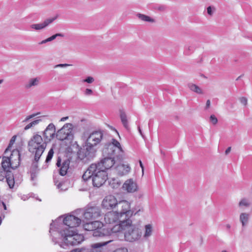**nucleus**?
<instances>
[{
    "mask_svg": "<svg viewBox=\"0 0 252 252\" xmlns=\"http://www.w3.org/2000/svg\"><path fill=\"white\" fill-rule=\"evenodd\" d=\"M132 221L130 218L121 220L118 225H115L112 228L114 232H119L126 229L125 239L129 242H133L139 240L142 237V230L137 225H132Z\"/></svg>",
    "mask_w": 252,
    "mask_h": 252,
    "instance_id": "nucleus-1",
    "label": "nucleus"
},
{
    "mask_svg": "<svg viewBox=\"0 0 252 252\" xmlns=\"http://www.w3.org/2000/svg\"><path fill=\"white\" fill-rule=\"evenodd\" d=\"M62 229L59 230H52V235L53 241H55V236L58 235L61 239L62 242L60 244L61 247L65 249V247L69 246H75L80 244L84 241L83 235L79 234L73 229Z\"/></svg>",
    "mask_w": 252,
    "mask_h": 252,
    "instance_id": "nucleus-2",
    "label": "nucleus"
},
{
    "mask_svg": "<svg viewBox=\"0 0 252 252\" xmlns=\"http://www.w3.org/2000/svg\"><path fill=\"white\" fill-rule=\"evenodd\" d=\"M103 208L107 210L116 209L120 211L121 214L132 217L134 211L130 209V203L126 200L118 201L116 197L112 195L106 196L101 204Z\"/></svg>",
    "mask_w": 252,
    "mask_h": 252,
    "instance_id": "nucleus-3",
    "label": "nucleus"
},
{
    "mask_svg": "<svg viewBox=\"0 0 252 252\" xmlns=\"http://www.w3.org/2000/svg\"><path fill=\"white\" fill-rule=\"evenodd\" d=\"M47 143L43 140L41 136L37 134L33 135L28 142V150L34 155L33 164L36 167L38 161L46 148Z\"/></svg>",
    "mask_w": 252,
    "mask_h": 252,
    "instance_id": "nucleus-4",
    "label": "nucleus"
},
{
    "mask_svg": "<svg viewBox=\"0 0 252 252\" xmlns=\"http://www.w3.org/2000/svg\"><path fill=\"white\" fill-rule=\"evenodd\" d=\"M103 136L101 131H94L90 134L86 142L85 148L83 151H80V156L81 153L83 154L82 158H90L94 156L95 150L94 147L100 142Z\"/></svg>",
    "mask_w": 252,
    "mask_h": 252,
    "instance_id": "nucleus-5",
    "label": "nucleus"
},
{
    "mask_svg": "<svg viewBox=\"0 0 252 252\" xmlns=\"http://www.w3.org/2000/svg\"><path fill=\"white\" fill-rule=\"evenodd\" d=\"M61 217L58 220L53 221L50 224L49 232L52 235V230H59L62 229L74 230V227L78 226L81 222V219L80 218L76 217L72 215L67 216L63 219V223H58V221L61 219Z\"/></svg>",
    "mask_w": 252,
    "mask_h": 252,
    "instance_id": "nucleus-6",
    "label": "nucleus"
},
{
    "mask_svg": "<svg viewBox=\"0 0 252 252\" xmlns=\"http://www.w3.org/2000/svg\"><path fill=\"white\" fill-rule=\"evenodd\" d=\"M102 155L103 157H111L121 161L123 160L125 154L120 142L112 138L111 142L105 145Z\"/></svg>",
    "mask_w": 252,
    "mask_h": 252,
    "instance_id": "nucleus-7",
    "label": "nucleus"
},
{
    "mask_svg": "<svg viewBox=\"0 0 252 252\" xmlns=\"http://www.w3.org/2000/svg\"><path fill=\"white\" fill-rule=\"evenodd\" d=\"M93 175L92 182L93 186L99 188L102 186L108 179V173L106 171L96 165L92 164L90 165V171Z\"/></svg>",
    "mask_w": 252,
    "mask_h": 252,
    "instance_id": "nucleus-8",
    "label": "nucleus"
},
{
    "mask_svg": "<svg viewBox=\"0 0 252 252\" xmlns=\"http://www.w3.org/2000/svg\"><path fill=\"white\" fill-rule=\"evenodd\" d=\"M21 160L19 150H14L11 152L10 157L2 158L1 168L5 170H9L10 168L15 169L20 165Z\"/></svg>",
    "mask_w": 252,
    "mask_h": 252,
    "instance_id": "nucleus-9",
    "label": "nucleus"
},
{
    "mask_svg": "<svg viewBox=\"0 0 252 252\" xmlns=\"http://www.w3.org/2000/svg\"><path fill=\"white\" fill-rule=\"evenodd\" d=\"M131 217L127 216L126 215L121 214V212L117 210L116 211H110L107 213L104 216V221L106 223L109 224H114L111 228H112L115 225H118L121 220H124Z\"/></svg>",
    "mask_w": 252,
    "mask_h": 252,
    "instance_id": "nucleus-10",
    "label": "nucleus"
},
{
    "mask_svg": "<svg viewBox=\"0 0 252 252\" xmlns=\"http://www.w3.org/2000/svg\"><path fill=\"white\" fill-rule=\"evenodd\" d=\"M77 214H80L83 216V221H92L98 218L100 215V211L98 207L96 206L88 207L85 210L79 209L76 211Z\"/></svg>",
    "mask_w": 252,
    "mask_h": 252,
    "instance_id": "nucleus-11",
    "label": "nucleus"
},
{
    "mask_svg": "<svg viewBox=\"0 0 252 252\" xmlns=\"http://www.w3.org/2000/svg\"><path fill=\"white\" fill-rule=\"evenodd\" d=\"M102 225L103 224L99 221H86L84 227L86 230L93 231L92 235L94 237H103L105 234Z\"/></svg>",
    "mask_w": 252,
    "mask_h": 252,
    "instance_id": "nucleus-12",
    "label": "nucleus"
},
{
    "mask_svg": "<svg viewBox=\"0 0 252 252\" xmlns=\"http://www.w3.org/2000/svg\"><path fill=\"white\" fill-rule=\"evenodd\" d=\"M72 126L70 123L65 124L57 131L56 134L57 138L60 141L67 140L70 142L73 138Z\"/></svg>",
    "mask_w": 252,
    "mask_h": 252,
    "instance_id": "nucleus-13",
    "label": "nucleus"
},
{
    "mask_svg": "<svg viewBox=\"0 0 252 252\" xmlns=\"http://www.w3.org/2000/svg\"><path fill=\"white\" fill-rule=\"evenodd\" d=\"M112 241L108 240L91 244L89 247L80 248V252H102V247Z\"/></svg>",
    "mask_w": 252,
    "mask_h": 252,
    "instance_id": "nucleus-14",
    "label": "nucleus"
},
{
    "mask_svg": "<svg viewBox=\"0 0 252 252\" xmlns=\"http://www.w3.org/2000/svg\"><path fill=\"white\" fill-rule=\"evenodd\" d=\"M117 161H119L117 160L116 158L108 156L104 157V158H102L100 162L94 164L96 165H99V167L107 172V171L112 168L115 163H117Z\"/></svg>",
    "mask_w": 252,
    "mask_h": 252,
    "instance_id": "nucleus-15",
    "label": "nucleus"
},
{
    "mask_svg": "<svg viewBox=\"0 0 252 252\" xmlns=\"http://www.w3.org/2000/svg\"><path fill=\"white\" fill-rule=\"evenodd\" d=\"M56 127L53 123H50L43 132L44 140L49 142L56 135Z\"/></svg>",
    "mask_w": 252,
    "mask_h": 252,
    "instance_id": "nucleus-16",
    "label": "nucleus"
},
{
    "mask_svg": "<svg viewBox=\"0 0 252 252\" xmlns=\"http://www.w3.org/2000/svg\"><path fill=\"white\" fill-rule=\"evenodd\" d=\"M62 159L60 157H58L56 165L60 167L59 168V174L61 176H64L66 174L67 170L69 167L70 160L68 159L64 160L62 163H61Z\"/></svg>",
    "mask_w": 252,
    "mask_h": 252,
    "instance_id": "nucleus-17",
    "label": "nucleus"
},
{
    "mask_svg": "<svg viewBox=\"0 0 252 252\" xmlns=\"http://www.w3.org/2000/svg\"><path fill=\"white\" fill-rule=\"evenodd\" d=\"M121 161H117V165L115 169L117 174L120 176H123L127 174L130 170V167L128 165H125L121 163Z\"/></svg>",
    "mask_w": 252,
    "mask_h": 252,
    "instance_id": "nucleus-18",
    "label": "nucleus"
},
{
    "mask_svg": "<svg viewBox=\"0 0 252 252\" xmlns=\"http://www.w3.org/2000/svg\"><path fill=\"white\" fill-rule=\"evenodd\" d=\"M55 19V18L47 19L42 23L32 24L30 26V27L36 31L41 30L48 26Z\"/></svg>",
    "mask_w": 252,
    "mask_h": 252,
    "instance_id": "nucleus-19",
    "label": "nucleus"
},
{
    "mask_svg": "<svg viewBox=\"0 0 252 252\" xmlns=\"http://www.w3.org/2000/svg\"><path fill=\"white\" fill-rule=\"evenodd\" d=\"M123 188L128 192H133L136 190L137 185L132 179H129L123 184Z\"/></svg>",
    "mask_w": 252,
    "mask_h": 252,
    "instance_id": "nucleus-20",
    "label": "nucleus"
},
{
    "mask_svg": "<svg viewBox=\"0 0 252 252\" xmlns=\"http://www.w3.org/2000/svg\"><path fill=\"white\" fill-rule=\"evenodd\" d=\"M39 80L40 79L37 77L31 79L28 82L25 84V88L29 89L32 87L38 86L39 83Z\"/></svg>",
    "mask_w": 252,
    "mask_h": 252,
    "instance_id": "nucleus-21",
    "label": "nucleus"
},
{
    "mask_svg": "<svg viewBox=\"0 0 252 252\" xmlns=\"http://www.w3.org/2000/svg\"><path fill=\"white\" fill-rule=\"evenodd\" d=\"M7 174L5 179L10 189H12L14 188L15 184L14 176L11 172H8Z\"/></svg>",
    "mask_w": 252,
    "mask_h": 252,
    "instance_id": "nucleus-22",
    "label": "nucleus"
},
{
    "mask_svg": "<svg viewBox=\"0 0 252 252\" xmlns=\"http://www.w3.org/2000/svg\"><path fill=\"white\" fill-rule=\"evenodd\" d=\"M188 86L190 91L198 94H202V89L198 86L192 83H189Z\"/></svg>",
    "mask_w": 252,
    "mask_h": 252,
    "instance_id": "nucleus-23",
    "label": "nucleus"
},
{
    "mask_svg": "<svg viewBox=\"0 0 252 252\" xmlns=\"http://www.w3.org/2000/svg\"><path fill=\"white\" fill-rule=\"evenodd\" d=\"M120 118L122 121V123L126 129H128L129 126L128 125V122L127 120V117L125 113V112L123 111H120Z\"/></svg>",
    "mask_w": 252,
    "mask_h": 252,
    "instance_id": "nucleus-24",
    "label": "nucleus"
},
{
    "mask_svg": "<svg viewBox=\"0 0 252 252\" xmlns=\"http://www.w3.org/2000/svg\"><path fill=\"white\" fill-rule=\"evenodd\" d=\"M136 16L141 20L144 21V22H148L150 23H154L155 22V20L151 17H150L149 16L141 14V13H138L136 15Z\"/></svg>",
    "mask_w": 252,
    "mask_h": 252,
    "instance_id": "nucleus-25",
    "label": "nucleus"
},
{
    "mask_svg": "<svg viewBox=\"0 0 252 252\" xmlns=\"http://www.w3.org/2000/svg\"><path fill=\"white\" fill-rule=\"evenodd\" d=\"M249 215L246 213H243L240 214V220L242 223L243 227L246 226L248 222Z\"/></svg>",
    "mask_w": 252,
    "mask_h": 252,
    "instance_id": "nucleus-26",
    "label": "nucleus"
},
{
    "mask_svg": "<svg viewBox=\"0 0 252 252\" xmlns=\"http://www.w3.org/2000/svg\"><path fill=\"white\" fill-rule=\"evenodd\" d=\"M145 231L144 234V237L147 238L150 237L153 231V227L151 224H147L145 226Z\"/></svg>",
    "mask_w": 252,
    "mask_h": 252,
    "instance_id": "nucleus-27",
    "label": "nucleus"
},
{
    "mask_svg": "<svg viewBox=\"0 0 252 252\" xmlns=\"http://www.w3.org/2000/svg\"><path fill=\"white\" fill-rule=\"evenodd\" d=\"M93 179V175H92V172L90 171V166L88 168L87 170L84 173L82 176V179L83 180L87 181L90 179Z\"/></svg>",
    "mask_w": 252,
    "mask_h": 252,
    "instance_id": "nucleus-28",
    "label": "nucleus"
},
{
    "mask_svg": "<svg viewBox=\"0 0 252 252\" xmlns=\"http://www.w3.org/2000/svg\"><path fill=\"white\" fill-rule=\"evenodd\" d=\"M109 185L113 189L118 188L121 185V183L117 179L113 178L109 181Z\"/></svg>",
    "mask_w": 252,
    "mask_h": 252,
    "instance_id": "nucleus-29",
    "label": "nucleus"
},
{
    "mask_svg": "<svg viewBox=\"0 0 252 252\" xmlns=\"http://www.w3.org/2000/svg\"><path fill=\"white\" fill-rule=\"evenodd\" d=\"M41 120L40 119L39 120H34L31 123H29V124H28L25 127H24V130H27L28 129H30V128L35 126V125H37L39 122Z\"/></svg>",
    "mask_w": 252,
    "mask_h": 252,
    "instance_id": "nucleus-30",
    "label": "nucleus"
},
{
    "mask_svg": "<svg viewBox=\"0 0 252 252\" xmlns=\"http://www.w3.org/2000/svg\"><path fill=\"white\" fill-rule=\"evenodd\" d=\"M8 172H11L10 170H5L3 169L0 168V181H2L7 177Z\"/></svg>",
    "mask_w": 252,
    "mask_h": 252,
    "instance_id": "nucleus-31",
    "label": "nucleus"
},
{
    "mask_svg": "<svg viewBox=\"0 0 252 252\" xmlns=\"http://www.w3.org/2000/svg\"><path fill=\"white\" fill-rule=\"evenodd\" d=\"M6 209L7 208L5 204L2 201H0V211L1 215H3V216L5 215L6 213Z\"/></svg>",
    "mask_w": 252,
    "mask_h": 252,
    "instance_id": "nucleus-32",
    "label": "nucleus"
},
{
    "mask_svg": "<svg viewBox=\"0 0 252 252\" xmlns=\"http://www.w3.org/2000/svg\"><path fill=\"white\" fill-rule=\"evenodd\" d=\"M16 139V135H14L12 137L11 139L10 140L9 145H8V147L5 149L4 153H6L8 151H11V149H10L12 145L15 142Z\"/></svg>",
    "mask_w": 252,
    "mask_h": 252,
    "instance_id": "nucleus-33",
    "label": "nucleus"
},
{
    "mask_svg": "<svg viewBox=\"0 0 252 252\" xmlns=\"http://www.w3.org/2000/svg\"><path fill=\"white\" fill-rule=\"evenodd\" d=\"M53 155H54L53 149H51L49 150V151L48 152V155L47 156V157H46V160H45V162L46 163H48L49 162H50L51 161V159L53 158Z\"/></svg>",
    "mask_w": 252,
    "mask_h": 252,
    "instance_id": "nucleus-34",
    "label": "nucleus"
},
{
    "mask_svg": "<svg viewBox=\"0 0 252 252\" xmlns=\"http://www.w3.org/2000/svg\"><path fill=\"white\" fill-rule=\"evenodd\" d=\"M64 36V34L61 33H56L50 36V37L47 38V41H48V42L54 40L58 36L63 37Z\"/></svg>",
    "mask_w": 252,
    "mask_h": 252,
    "instance_id": "nucleus-35",
    "label": "nucleus"
},
{
    "mask_svg": "<svg viewBox=\"0 0 252 252\" xmlns=\"http://www.w3.org/2000/svg\"><path fill=\"white\" fill-rule=\"evenodd\" d=\"M167 9V6L164 4L158 5L156 6V9L159 11H164Z\"/></svg>",
    "mask_w": 252,
    "mask_h": 252,
    "instance_id": "nucleus-36",
    "label": "nucleus"
},
{
    "mask_svg": "<svg viewBox=\"0 0 252 252\" xmlns=\"http://www.w3.org/2000/svg\"><path fill=\"white\" fill-rule=\"evenodd\" d=\"M210 121L213 125L217 124L218 122L217 118L214 115H211L210 116Z\"/></svg>",
    "mask_w": 252,
    "mask_h": 252,
    "instance_id": "nucleus-37",
    "label": "nucleus"
},
{
    "mask_svg": "<svg viewBox=\"0 0 252 252\" xmlns=\"http://www.w3.org/2000/svg\"><path fill=\"white\" fill-rule=\"evenodd\" d=\"M38 114V113L36 114H32V115H30L28 116H27L24 120L23 121V123H25L28 122L30 119L34 118L36 116H37Z\"/></svg>",
    "mask_w": 252,
    "mask_h": 252,
    "instance_id": "nucleus-38",
    "label": "nucleus"
},
{
    "mask_svg": "<svg viewBox=\"0 0 252 252\" xmlns=\"http://www.w3.org/2000/svg\"><path fill=\"white\" fill-rule=\"evenodd\" d=\"M249 203L248 202L247 200L245 199H242L239 203V205L240 206H249Z\"/></svg>",
    "mask_w": 252,
    "mask_h": 252,
    "instance_id": "nucleus-39",
    "label": "nucleus"
},
{
    "mask_svg": "<svg viewBox=\"0 0 252 252\" xmlns=\"http://www.w3.org/2000/svg\"><path fill=\"white\" fill-rule=\"evenodd\" d=\"M193 51V48L192 46H188L187 49L185 51V54L186 55H189Z\"/></svg>",
    "mask_w": 252,
    "mask_h": 252,
    "instance_id": "nucleus-40",
    "label": "nucleus"
},
{
    "mask_svg": "<svg viewBox=\"0 0 252 252\" xmlns=\"http://www.w3.org/2000/svg\"><path fill=\"white\" fill-rule=\"evenodd\" d=\"M84 82H87L88 83H92L94 81V79L93 77L89 76L87 77L85 80L83 81Z\"/></svg>",
    "mask_w": 252,
    "mask_h": 252,
    "instance_id": "nucleus-41",
    "label": "nucleus"
},
{
    "mask_svg": "<svg viewBox=\"0 0 252 252\" xmlns=\"http://www.w3.org/2000/svg\"><path fill=\"white\" fill-rule=\"evenodd\" d=\"M239 100L242 104H243L245 106L247 105L248 99L246 97H242L240 98Z\"/></svg>",
    "mask_w": 252,
    "mask_h": 252,
    "instance_id": "nucleus-42",
    "label": "nucleus"
},
{
    "mask_svg": "<svg viewBox=\"0 0 252 252\" xmlns=\"http://www.w3.org/2000/svg\"><path fill=\"white\" fill-rule=\"evenodd\" d=\"M113 252H128V251L126 248H123L116 249Z\"/></svg>",
    "mask_w": 252,
    "mask_h": 252,
    "instance_id": "nucleus-43",
    "label": "nucleus"
},
{
    "mask_svg": "<svg viewBox=\"0 0 252 252\" xmlns=\"http://www.w3.org/2000/svg\"><path fill=\"white\" fill-rule=\"evenodd\" d=\"M70 64H67V63H60V64H58L57 65H56L55 66V68H56V67H67L68 66H69Z\"/></svg>",
    "mask_w": 252,
    "mask_h": 252,
    "instance_id": "nucleus-44",
    "label": "nucleus"
},
{
    "mask_svg": "<svg viewBox=\"0 0 252 252\" xmlns=\"http://www.w3.org/2000/svg\"><path fill=\"white\" fill-rule=\"evenodd\" d=\"M93 93V91L91 89H86L85 92V94L86 95H89L92 94Z\"/></svg>",
    "mask_w": 252,
    "mask_h": 252,
    "instance_id": "nucleus-45",
    "label": "nucleus"
},
{
    "mask_svg": "<svg viewBox=\"0 0 252 252\" xmlns=\"http://www.w3.org/2000/svg\"><path fill=\"white\" fill-rule=\"evenodd\" d=\"M207 13L209 15H210V16H212L213 14V12L212 10V8L211 6H209L208 8H207Z\"/></svg>",
    "mask_w": 252,
    "mask_h": 252,
    "instance_id": "nucleus-46",
    "label": "nucleus"
},
{
    "mask_svg": "<svg viewBox=\"0 0 252 252\" xmlns=\"http://www.w3.org/2000/svg\"><path fill=\"white\" fill-rule=\"evenodd\" d=\"M210 105H211V102H210V100L209 99L207 100V101H206V106L205 107V109L206 110V109H208L210 106Z\"/></svg>",
    "mask_w": 252,
    "mask_h": 252,
    "instance_id": "nucleus-47",
    "label": "nucleus"
},
{
    "mask_svg": "<svg viewBox=\"0 0 252 252\" xmlns=\"http://www.w3.org/2000/svg\"><path fill=\"white\" fill-rule=\"evenodd\" d=\"M139 164H140V166L142 169V174H144V166H143V163L141 160L139 161Z\"/></svg>",
    "mask_w": 252,
    "mask_h": 252,
    "instance_id": "nucleus-48",
    "label": "nucleus"
},
{
    "mask_svg": "<svg viewBox=\"0 0 252 252\" xmlns=\"http://www.w3.org/2000/svg\"><path fill=\"white\" fill-rule=\"evenodd\" d=\"M231 147H228V148L226 149V150H225V154L226 155H227L228 153H229V152H230V151H231Z\"/></svg>",
    "mask_w": 252,
    "mask_h": 252,
    "instance_id": "nucleus-49",
    "label": "nucleus"
},
{
    "mask_svg": "<svg viewBox=\"0 0 252 252\" xmlns=\"http://www.w3.org/2000/svg\"><path fill=\"white\" fill-rule=\"evenodd\" d=\"M48 41H47V39H45V40H42V41H41L39 44H44V43H46L47 42H48Z\"/></svg>",
    "mask_w": 252,
    "mask_h": 252,
    "instance_id": "nucleus-50",
    "label": "nucleus"
},
{
    "mask_svg": "<svg viewBox=\"0 0 252 252\" xmlns=\"http://www.w3.org/2000/svg\"><path fill=\"white\" fill-rule=\"evenodd\" d=\"M68 119V117H63L61 119L62 121H64Z\"/></svg>",
    "mask_w": 252,
    "mask_h": 252,
    "instance_id": "nucleus-51",
    "label": "nucleus"
},
{
    "mask_svg": "<svg viewBox=\"0 0 252 252\" xmlns=\"http://www.w3.org/2000/svg\"><path fill=\"white\" fill-rule=\"evenodd\" d=\"M62 186V183H59L58 185H57V187L58 188H60L61 186Z\"/></svg>",
    "mask_w": 252,
    "mask_h": 252,
    "instance_id": "nucleus-52",
    "label": "nucleus"
},
{
    "mask_svg": "<svg viewBox=\"0 0 252 252\" xmlns=\"http://www.w3.org/2000/svg\"><path fill=\"white\" fill-rule=\"evenodd\" d=\"M138 130H139V132L140 133V134H141V135H142L141 130L140 127L139 126L138 127Z\"/></svg>",
    "mask_w": 252,
    "mask_h": 252,
    "instance_id": "nucleus-53",
    "label": "nucleus"
},
{
    "mask_svg": "<svg viewBox=\"0 0 252 252\" xmlns=\"http://www.w3.org/2000/svg\"><path fill=\"white\" fill-rule=\"evenodd\" d=\"M226 227L227 228L229 229L230 228V225L229 224H227Z\"/></svg>",
    "mask_w": 252,
    "mask_h": 252,
    "instance_id": "nucleus-54",
    "label": "nucleus"
},
{
    "mask_svg": "<svg viewBox=\"0 0 252 252\" xmlns=\"http://www.w3.org/2000/svg\"><path fill=\"white\" fill-rule=\"evenodd\" d=\"M141 211V210H140V209H139L138 211H137L136 212H135V213H134V215H136V214H137V213H138L139 211Z\"/></svg>",
    "mask_w": 252,
    "mask_h": 252,
    "instance_id": "nucleus-55",
    "label": "nucleus"
},
{
    "mask_svg": "<svg viewBox=\"0 0 252 252\" xmlns=\"http://www.w3.org/2000/svg\"><path fill=\"white\" fill-rule=\"evenodd\" d=\"M3 80L2 79L0 80V84L3 82Z\"/></svg>",
    "mask_w": 252,
    "mask_h": 252,
    "instance_id": "nucleus-56",
    "label": "nucleus"
},
{
    "mask_svg": "<svg viewBox=\"0 0 252 252\" xmlns=\"http://www.w3.org/2000/svg\"><path fill=\"white\" fill-rule=\"evenodd\" d=\"M241 77V76H239V77L237 78V79H236V80H239V78H240Z\"/></svg>",
    "mask_w": 252,
    "mask_h": 252,
    "instance_id": "nucleus-57",
    "label": "nucleus"
},
{
    "mask_svg": "<svg viewBox=\"0 0 252 252\" xmlns=\"http://www.w3.org/2000/svg\"><path fill=\"white\" fill-rule=\"evenodd\" d=\"M221 252H227L226 251H222Z\"/></svg>",
    "mask_w": 252,
    "mask_h": 252,
    "instance_id": "nucleus-58",
    "label": "nucleus"
}]
</instances>
